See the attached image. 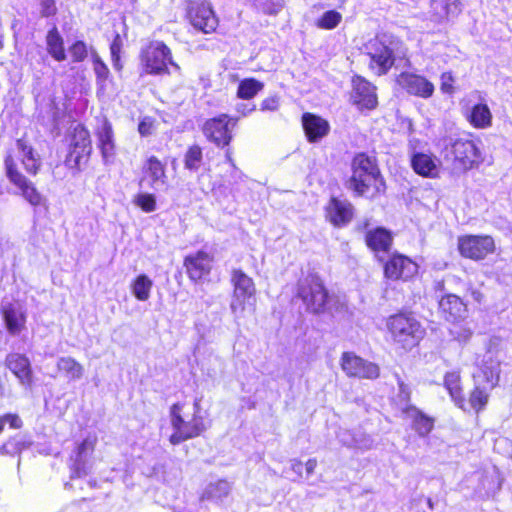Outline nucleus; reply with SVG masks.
<instances>
[{
	"label": "nucleus",
	"mask_w": 512,
	"mask_h": 512,
	"mask_svg": "<svg viewBox=\"0 0 512 512\" xmlns=\"http://www.w3.org/2000/svg\"><path fill=\"white\" fill-rule=\"evenodd\" d=\"M439 159L432 152L413 151L410 154L412 170L423 178H436L439 175Z\"/></svg>",
	"instance_id": "nucleus-24"
},
{
	"label": "nucleus",
	"mask_w": 512,
	"mask_h": 512,
	"mask_svg": "<svg viewBox=\"0 0 512 512\" xmlns=\"http://www.w3.org/2000/svg\"><path fill=\"white\" fill-rule=\"evenodd\" d=\"M395 82L408 95L422 99L431 98L435 91L434 84L428 78L414 72L399 73Z\"/></svg>",
	"instance_id": "nucleus-19"
},
{
	"label": "nucleus",
	"mask_w": 512,
	"mask_h": 512,
	"mask_svg": "<svg viewBox=\"0 0 512 512\" xmlns=\"http://www.w3.org/2000/svg\"><path fill=\"white\" fill-rule=\"evenodd\" d=\"M225 159L226 161L231 164L232 166H234V160L232 158V152L230 149H227L226 152H225Z\"/></svg>",
	"instance_id": "nucleus-58"
},
{
	"label": "nucleus",
	"mask_w": 512,
	"mask_h": 512,
	"mask_svg": "<svg viewBox=\"0 0 512 512\" xmlns=\"http://www.w3.org/2000/svg\"><path fill=\"white\" fill-rule=\"evenodd\" d=\"M95 136L97 147L104 162H109L116 154V144L113 126L108 119H103L102 123L96 128Z\"/></svg>",
	"instance_id": "nucleus-25"
},
{
	"label": "nucleus",
	"mask_w": 512,
	"mask_h": 512,
	"mask_svg": "<svg viewBox=\"0 0 512 512\" xmlns=\"http://www.w3.org/2000/svg\"><path fill=\"white\" fill-rule=\"evenodd\" d=\"M317 465H318V461H317V459H316V458H310V459H308V460L306 461V463L304 464V468H305V476H306V477L311 476V475L314 473V471H315V469H316Z\"/></svg>",
	"instance_id": "nucleus-53"
},
{
	"label": "nucleus",
	"mask_w": 512,
	"mask_h": 512,
	"mask_svg": "<svg viewBox=\"0 0 512 512\" xmlns=\"http://www.w3.org/2000/svg\"><path fill=\"white\" fill-rule=\"evenodd\" d=\"M229 484L226 480H217L204 489L201 500L217 501L229 494Z\"/></svg>",
	"instance_id": "nucleus-39"
},
{
	"label": "nucleus",
	"mask_w": 512,
	"mask_h": 512,
	"mask_svg": "<svg viewBox=\"0 0 512 512\" xmlns=\"http://www.w3.org/2000/svg\"><path fill=\"white\" fill-rule=\"evenodd\" d=\"M342 21V14L334 9L324 12L315 22L317 28L333 30Z\"/></svg>",
	"instance_id": "nucleus-42"
},
{
	"label": "nucleus",
	"mask_w": 512,
	"mask_h": 512,
	"mask_svg": "<svg viewBox=\"0 0 512 512\" xmlns=\"http://www.w3.org/2000/svg\"><path fill=\"white\" fill-rule=\"evenodd\" d=\"M443 387L448 392L454 405L462 411L468 412L467 401L464 394V387L460 372H446L443 376Z\"/></svg>",
	"instance_id": "nucleus-27"
},
{
	"label": "nucleus",
	"mask_w": 512,
	"mask_h": 512,
	"mask_svg": "<svg viewBox=\"0 0 512 512\" xmlns=\"http://www.w3.org/2000/svg\"><path fill=\"white\" fill-rule=\"evenodd\" d=\"M497 246L490 234L466 233L457 237V252L461 258L483 262L496 253Z\"/></svg>",
	"instance_id": "nucleus-10"
},
{
	"label": "nucleus",
	"mask_w": 512,
	"mask_h": 512,
	"mask_svg": "<svg viewBox=\"0 0 512 512\" xmlns=\"http://www.w3.org/2000/svg\"><path fill=\"white\" fill-rule=\"evenodd\" d=\"M437 309L440 318L452 325L462 323L468 316L467 303L454 293L442 295L438 300Z\"/></svg>",
	"instance_id": "nucleus-20"
},
{
	"label": "nucleus",
	"mask_w": 512,
	"mask_h": 512,
	"mask_svg": "<svg viewBox=\"0 0 512 512\" xmlns=\"http://www.w3.org/2000/svg\"><path fill=\"white\" fill-rule=\"evenodd\" d=\"M39 12L42 18L54 17L58 8L55 0H38Z\"/></svg>",
	"instance_id": "nucleus-49"
},
{
	"label": "nucleus",
	"mask_w": 512,
	"mask_h": 512,
	"mask_svg": "<svg viewBox=\"0 0 512 512\" xmlns=\"http://www.w3.org/2000/svg\"><path fill=\"white\" fill-rule=\"evenodd\" d=\"M471 296L478 303H481L484 299V295L482 294V292L477 289L471 290Z\"/></svg>",
	"instance_id": "nucleus-57"
},
{
	"label": "nucleus",
	"mask_w": 512,
	"mask_h": 512,
	"mask_svg": "<svg viewBox=\"0 0 512 512\" xmlns=\"http://www.w3.org/2000/svg\"><path fill=\"white\" fill-rule=\"evenodd\" d=\"M215 258L213 253L200 249L183 258V267L188 279L200 283L211 274Z\"/></svg>",
	"instance_id": "nucleus-16"
},
{
	"label": "nucleus",
	"mask_w": 512,
	"mask_h": 512,
	"mask_svg": "<svg viewBox=\"0 0 512 512\" xmlns=\"http://www.w3.org/2000/svg\"><path fill=\"white\" fill-rule=\"evenodd\" d=\"M0 314L10 335H19L25 330L27 314L19 306L14 303H6L1 306Z\"/></svg>",
	"instance_id": "nucleus-26"
},
{
	"label": "nucleus",
	"mask_w": 512,
	"mask_h": 512,
	"mask_svg": "<svg viewBox=\"0 0 512 512\" xmlns=\"http://www.w3.org/2000/svg\"><path fill=\"white\" fill-rule=\"evenodd\" d=\"M152 286L153 282L146 274L138 275L131 282L132 293L139 301H146L149 299Z\"/></svg>",
	"instance_id": "nucleus-38"
},
{
	"label": "nucleus",
	"mask_w": 512,
	"mask_h": 512,
	"mask_svg": "<svg viewBox=\"0 0 512 512\" xmlns=\"http://www.w3.org/2000/svg\"><path fill=\"white\" fill-rule=\"evenodd\" d=\"M385 328L394 347L404 353L418 348L426 337V328L408 309H400L385 319Z\"/></svg>",
	"instance_id": "nucleus-2"
},
{
	"label": "nucleus",
	"mask_w": 512,
	"mask_h": 512,
	"mask_svg": "<svg viewBox=\"0 0 512 512\" xmlns=\"http://www.w3.org/2000/svg\"><path fill=\"white\" fill-rule=\"evenodd\" d=\"M467 122L475 129H487L492 126L493 115L486 103L474 104L465 114Z\"/></svg>",
	"instance_id": "nucleus-30"
},
{
	"label": "nucleus",
	"mask_w": 512,
	"mask_h": 512,
	"mask_svg": "<svg viewBox=\"0 0 512 512\" xmlns=\"http://www.w3.org/2000/svg\"><path fill=\"white\" fill-rule=\"evenodd\" d=\"M185 20L198 32L214 34L220 26V19L213 5L207 0H187Z\"/></svg>",
	"instance_id": "nucleus-11"
},
{
	"label": "nucleus",
	"mask_w": 512,
	"mask_h": 512,
	"mask_svg": "<svg viewBox=\"0 0 512 512\" xmlns=\"http://www.w3.org/2000/svg\"><path fill=\"white\" fill-rule=\"evenodd\" d=\"M97 443L96 437H87L83 439L75 448L77 461H82L84 457L92 454Z\"/></svg>",
	"instance_id": "nucleus-46"
},
{
	"label": "nucleus",
	"mask_w": 512,
	"mask_h": 512,
	"mask_svg": "<svg viewBox=\"0 0 512 512\" xmlns=\"http://www.w3.org/2000/svg\"><path fill=\"white\" fill-rule=\"evenodd\" d=\"M489 393L485 388L475 385L468 394L467 408L468 411L472 410L476 414L484 411L489 403Z\"/></svg>",
	"instance_id": "nucleus-34"
},
{
	"label": "nucleus",
	"mask_w": 512,
	"mask_h": 512,
	"mask_svg": "<svg viewBox=\"0 0 512 512\" xmlns=\"http://www.w3.org/2000/svg\"><path fill=\"white\" fill-rule=\"evenodd\" d=\"M263 88L264 84L256 78H244L238 84L236 96L242 100H250L262 91Z\"/></svg>",
	"instance_id": "nucleus-37"
},
{
	"label": "nucleus",
	"mask_w": 512,
	"mask_h": 512,
	"mask_svg": "<svg viewBox=\"0 0 512 512\" xmlns=\"http://www.w3.org/2000/svg\"><path fill=\"white\" fill-rule=\"evenodd\" d=\"M303 467L304 464L300 459H293L291 462V469L298 474L300 477H303Z\"/></svg>",
	"instance_id": "nucleus-55"
},
{
	"label": "nucleus",
	"mask_w": 512,
	"mask_h": 512,
	"mask_svg": "<svg viewBox=\"0 0 512 512\" xmlns=\"http://www.w3.org/2000/svg\"><path fill=\"white\" fill-rule=\"evenodd\" d=\"M354 214L353 204L336 196H331L324 207L326 221L336 228L347 226L353 220Z\"/></svg>",
	"instance_id": "nucleus-21"
},
{
	"label": "nucleus",
	"mask_w": 512,
	"mask_h": 512,
	"mask_svg": "<svg viewBox=\"0 0 512 512\" xmlns=\"http://www.w3.org/2000/svg\"><path fill=\"white\" fill-rule=\"evenodd\" d=\"M122 49H123V39L119 33H116L112 39L111 44H110L111 56L121 55Z\"/></svg>",
	"instance_id": "nucleus-52"
},
{
	"label": "nucleus",
	"mask_w": 512,
	"mask_h": 512,
	"mask_svg": "<svg viewBox=\"0 0 512 512\" xmlns=\"http://www.w3.org/2000/svg\"><path fill=\"white\" fill-rule=\"evenodd\" d=\"M57 372L69 381H76L83 377L84 367L73 357H60L56 363Z\"/></svg>",
	"instance_id": "nucleus-33"
},
{
	"label": "nucleus",
	"mask_w": 512,
	"mask_h": 512,
	"mask_svg": "<svg viewBox=\"0 0 512 512\" xmlns=\"http://www.w3.org/2000/svg\"><path fill=\"white\" fill-rule=\"evenodd\" d=\"M280 106V97L278 95H271L263 99L260 105L261 111L274 112Z\"/></svg>",
	"instance_id": "nucleus-51"
},
{
	"label": "nucleus",
	"mask_w": 512,
	"mask_h": 512,
	"mask_svg": "<svg viewBox=\"0 0 512 512\" xmlns=\"http://www.w3.org/2000/svg\"><path fill=\"white\" fill-rule=\"evenodd\" d=\"M394 42L392 35L377 33L363 44L362 53L367 58V67L373 76L387 75L395 65Z\"/></svg>",
	"instance_id": "nucleus-5"
},
{
	"label": "nucleus",
	"mask_w": 512,
	"mask_h": 512,
	"mask_svg": "<svg viewBox=\"0 0 512 512\" xmlns=\"http://www.w3.org/2000/svg\"><path fill=\"white\" fill-rule=\"evenodd\" d=\"M480 377L490 389L497 387L500 380L499 363L493 361L484 362L480 367Z\"/></svg>",
	"instance_id": "nucleus-41"
},
{
	"label": "nucleus",
	"mask_w": 512,
	"mask_h": 512,
	"mask_svg": "<svg viewBox=\"0 0 512 512\" xmlns=\"http://www.w3.org/2000/svg\"><path fill=\"white\" fill-rule=\"evenodd\" d=\"M413 410L412 427L421 437H425L433 430L435 420L415 407Z\"/></svg>",
	"instance_id": "nucleus-40"
},
{
	"label": "nucleus",
	"mask_w": 512,
	"mask_h": 512,
	"mask_svg": "<svg viewBox=\"0 0 512 512\" xmlns=\"http://www.w3.org/2000/svg\"><path fill=\"white\" fill-rule=\"evenodd\" d=\"M113 67L116 71L121 72L123 69V63L121 61V55L111 56Z\"/></svg>",
	"instance_id": "nucleus-56"
},
{
	"label": "nucleus",
	"mask_w": 512,
	"mask_h": 512,
	"mask_svg": "<svg viewBox=\"0 0 512 512\" xmlns=\"http://www.w3.org/2000/svg\"><path fill=\"white\" fill-rule=\"evenodd\" d=\"M354 230L364 234V243L373 254H389L391 252L394 245V234L390 229L383 226L371 227L370 219L365 218L355 225Z\"/></svg>",
	"instance_id": "nucleus-13"
},
{
	"label": "nucleus",
	"mask_w": 512,
	"mask_h": 512,
	"mask_svg": "<svg viewBox=\"0 0 512 512\" xmlns=\"http://www.w3.org/2000/svg\"><path fill=\"white\" fill-rule=\"evenodd\" d=\"M383 277L390 282H409L419 273L415 260L400 252H393L383 260Z\"/></svg>",
	"instance_id": "nucleus-14"
},
{
	"label": "nucleus",
	"mask_w": 512,
	"mask_h": 512,
	"mask_svg": "<svg viewBox=\"0 0 512 512\" xmlns=\"http://www.w3.org/2000/svg\"><path fill=\"white\" fill-rule=\"evenodd\" d=\"M444 157L460 172L477 169L484 161L482 152L471 134L457 137L447 144Z\"/></svg>",
	"instance_id": "nucleus-8"
},
{
	"label": "nucleus",
	"mask_w": 512,
	"mask_h": 512,
	"mask_svg": "<svg viewBox=\"0 0 512 512\" xmlns=\"http://www.w3.org/2000/svg\"><path fill=\"white\" fill-rule=\"evenodd\" d=\"M8 425L11 429H21L23 427V421L17 413H5L0 415V435L4 431L5 425Z\"/></svg>",
	"instance_id": "nucleus-47"
},
{
	"label": "nucleus",
	"mask_w": 512,
	"mask_h": 512,
	"mask_svg": "<svg viewBox=\"0 0 512 512\" xmlns=\"http://www.w3.org/2000/svg\"><path fill=\"white\" fill-rule=\"evenodd\" d=\"M230 282L233 286L231 309L234 313H244L247 304L254 306L256 286L254 280L241 269L231 271Z\"/></svg>",
	"instance_id": "nucleus-15"
},
{
	"label": "nucleus",
	"mask_w": 512,
	"mask_h": 512,
	"mask_svg": "<svg viewBox=\"0 0 512 512\" xmlns=\"http://www.w3.org/2000/svg\"><path fill=\"white\" fill-rule=\"evenodd\" d=\"M350 169L351 175L345 184L354 197L373 201L385 196L387 183L376 156L366 152L355 153Z\"/></svg>",
	"instance_id": "nucleus-1"
},
{
	"label": "nucleus",
	"mask_w": 512,
	"mask_h": 512,
	"mask_svg": "<svg viewBox=\"0 0 512 512\" xmlns=\"http://www.w3.org/2000/svg\"><path fill=\"white\" fill-rule=\"evenodd\" d=\"M295 297L302 302L308 314L317 316L330 313L331 305L337 299L317 272H307L298 279Z\"/></svg>",
	"instance_id": "nucleus-4"
},
{
	"label": "nucleus",
	"mask_w": 512,
	"mask_h": 512,
	"mask_svg": "<svg viewBox=\"0 0 512 512\" xmlns=\"http://www.w3.org/2000/svg\"><path fill=\"white\" fill-rule=\"evenodd\" d=\"M65 139V165L77 174L90 162L93 153L91 133L83 123H77L67 131Z\"/></svg>",
	"instance_id": "nucleus-6"
},
{
	"label": "nucleus",
	"mask_w": 512,
	"mask_h": 512,
	"mask_svg": "<svg viewBox=\"0 0 512 512\" xmlns=\"http://www.w3.org/2000/svg\"><path fill=\"white\" fill-rule=\"evenodd\" d=\"M156 128V119L151 116H145L138 123V132L142 137L152 135Z\"/></svg>",
	"instance_id": "nucleus-48"
},
{
	"label": "nucleus",
	"mask_w": 512,
	"mask_h": 512,
	"mask_svg": "<svg viewBox=\"0 0 512 512\" xmlns=\"http://www.w3.org/2000/svg\"><path fill=\"white\" fill-rule=\"evenodd\" d=\"M136 206H138L143 212L150 213L156 209V198L151 193H139L134 200Z\"/></svg>",
	"instance_id": "nucleus-45"
},
{
	"label": "nucleus",
	"mask_w": 512,
	"mask_h": 512,
	"mask_svg": "<svg viewBox=\"0 0 512 512\" xmlns=\"http://www.w3.org/2000/svg\"><path fill=\"white\" fill-rule=\"evenodd\" d=\"M239 117L226 113L208 118L202 125V133L207 141L219 148L228 147L233 140V129L237 126Z\"/></svg>",
	"instance_id": "nucleus-12"
},
{
	"label": "nucleus",
	"mask_w": 512,
	"mask_h": 512,
	"mask_svg": "<svg viewBox=\"0 0 512 512\" xmlns=\"http://www.w3.org/2000/svg\"><path fill=\"white\" fill-rule=\"evenodd\" d=\"M46 49L48 54L57 62L66 60L64 39L56 25H53L45 36Z\"/></svg>",
	"instance_id": "nucleus-32"
},
{
	"label": "nucleus",
	"mask_w": 512,
	"mask_h": 512,
	"mask_svg": "<svg viewBox=\"0 0 512 512\" xmlns=\"http://www.w3.org/2000/svg\"><path fill=\"white\" fill-rule=\"evenodd\" d=\"M139 63L144 75H168L170 74V66L180 70V66L173 59L171 49L160 40L149 41L141 48Z\"/></svg>",
	"instance_id": "nucleus-7"
},
{
	"label": "nucleus",
	"mask_w": 512,
	"mask_h": 512,
	"mask_svg": "<svg viewBox=\"0 0 512 512\" xmlns=\"http://www.w3.org/2000/svg\"><path fill=\"white\" fill-rule=\"evenodd\" d=\"M301 126L307 142L311 144L320 142L331 131L329 121L321 115L312 112H304L302 114Z\"/></svg>",
	"instance_id": "nucleus-22"
},
{
	"label": "nucleus",
	"mask_w": 512,
	"mask_h": 512,
	"mask_svg": "<svg viewBox=\"0 0 512 512\" xmlns=\"http://www.w3.org/2000/svg\"><path fill=\"white\" fill-rule=\"evenodd\" d=\"M376 86L361 75L351 78L350 101L359 110H374L378 106Z\"/></svg>",
	"instance_id": "nucleus-18"
},
{
	"label": "nucleus",
	"mask_w": 512,
	"mask_h": 512,
	"mask_svg": "<svg viewBox=\"0 0 512 512\" xmlns=\"http://www.w3.org/2000/svg\"><path fill=\"white\" fill-rule=\"evenodd\" d=\"M143 179H147L153 186L155 183L164 184L167 180L166 163L157 156L151 155L146 158L142 166Z\"/></svg>",
	"instance_id": "nucleus-29"
},
{
	"label": "nucleus",
	"mask_w": 512,
	"mask_h": 512,
	"mask_svg": "<svg viewBox=\"0 0 512 512\" xmlns=\"http://www.w3.org/2000/svg\"><path fill=\"white\" fill-rule=\"evenodd\" d=\"M92 63L97 83L104 84L110 76L108 66L98 55L93 56Z\"/></svg>",
	"instance_id": "nucleus-44"
},
{
	"label": "nucleus",
	"mask_w": 512,
	"mask_h": 512,
	"mask_svg": "<svg viewBox=\"0 0 512 512\" xmlns=\"http://www.w3.org/2000/svg\"><path fill=\"white\" fill-rule=\"evenodd\" d=\"M440 80H441V83H440L441 92L443 94L452 95L455 92V87H454L455 78H454L452 72H450V71L443 72L440 75Z\"/></svg>",
	"instance_id": "nucleus-50"
},
{
	"label": "nucleus",
	"mask_w": 512,
	"mask_h": 512,
	"mask_svg": "<svg viewBox=\"0 0 512 512\" xmlns=\"http://www.w3.org/2000/svg\"><path fill=\"white\" fill-rule=\"evenodd\" d=\"M3 164L7 180L17 189L18 194L28 204L32 207H39L45 204V196L37 188L36 184L20 170L12 151L6 153Z\"/></svg>",
	"instance_id": "nucleus-9"
},
{
	"label": "nucleus",
	"mask_w": 512,
	"mask_h": 512,
	"mask_svg": "<svg viewBox=\"0 0 512 512\" xmlns=\"http://www.w3.org/2000/svg\"><path fill=\"white\" fill-rule=\"evenodd\" d=\"M430 12L437 22L449 20L462 12L461 0H430Z\"/></svg>",
	"instance_id": "nucleus-28"
},
{
	"label": "nucleus",
	"mask_w": 512,
	"mask_h": 512,
	"mask_svg": "<svg viewBox=\"0 0 512 512\" xmlns=\"http://www.w3.org/2000/svg\"><path fill=\"white\" fill-rule=\"evenodd\" d=\"M340 366L349 378L375 380L380 376V367L377 364L361 358L354 352H343Z\"/></svg>",
	"instance_id": "nucleus-17"
},
{
	"label": "nucleus",
	"mask_w": 512,
	"mask_h": 512,
	"mask_svg": "<svg viewBox=\"0 0 512 512\" xmlns=\"http://www.w3.org/2000/svg\"><path fill=\"white\" fill-rule=\"evenodd\" d=\"M80 462L81 463H76L75 465L72 466V467H74L71 472L72 478H78V477H81L83 474H85L84 462L83 461H80Z\"/></svg>",
	"instance_id": "nucleus-54"
},
{
	"label": "nucleus",
	"mask_w": 512,
	"mask_h": 512,
	"mask_svg": "<svg viewBox=\"0 0 512 512\" xmlns=\"http://www.w3.org/2000/svg\"><path fill=\"white\" fill-rule=\"evenodd\" d=\"M29 447L19 436L8 437L0 444V456L20 459L21 454Z\"/></svg>",
	"instance_id": "nucleus-36"
},
{
	"label": "nucleus",
	"mask_w": 512,
	"mask_h": 512,
	"mask_svg": "<svg viewBox=\"0 0 512 512\" xmlns=\"http://www.w3.org/2000/svg\"><path fill=\"white\" fill-rule=\"evenodd\" d=\"M72 62L80 63L88 57V47L82 40H76L69 46Z\"/></svg>",
	"instance_id": "nucleus-43"
},
{
	"label": "nucleus",
	"mask_w": 512,
	"mask_h": 512,
	"mask_svg": "<svg viewBox=\"0 0 512 512\" xmlns=\"http://www.w3.org/2000/svg\"><path fill=\"white\" fill-rule=\"evenodd\" d=\"M169 415L173 429L169 442L172 445L197 438L207 430L199 399L194 400L191 413L188 412L186 402L173 403L169 408Z\"/></svg>",
	"instance_id": "nucleus-3"
},
{
	"label": "nucleus",
	"mask_w": 512,
	"mask_h": 512,
	"mask_svg": "<svg viewBox=\"0 0 512 512\" xmlns=\"http://www.w3.org/2000/svg\"><path fill=\"white\" fill-rule=\"evenodd\" d=\"M5 367L26 388H31L34 383L33 370L29 358L21 353L12 352L6 355Z\"/></svg>",
	"instance_id": "nucleus-23"
},
{
	"label": "nucleus",
	"mask_w": 512,
	"mask_h": 512,
	"mask_svg": "<svg viewBox=\"0 0 512 512\" xmlns=\"http://www.w3.org/2000/svg\"><path fill=\"white\" fill-rule=\"evenodd\" d=\"M16 145L19 151L24 154L22 164L26 173L30 176H36L41 171L42 162L34 147L25 138L17 139Z\"/></svg>",
	"instance_id": "nucleus-31"
},
{
	"label": "nucleus",
	"mask_w": 512,
	"mask_h": 512,
	"mask_svg": "<svg viewBox=\"0 0 512 512\" xmlns=\"http://www.w3.org/2000/svg\"><path fill=\"white\" fill-rule=\"evenodd\" d=\"M204 162L203 148L199 144H191L183 155V165L189 172H197Z\"/></svg>",
	"instance_id": "nucleus-35"
}]
</instances>
